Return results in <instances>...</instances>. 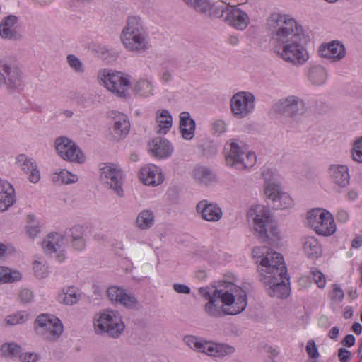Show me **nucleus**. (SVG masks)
Segmentation results:
<instances>
[{"instance_id": "1", "label": "nucleus", "mask_w": 362, "mask_h": 362, "mask_svg": "<svg viewBox=\"0 0 362 362\" xmlns=\"http://www.w3.org/2000/svg\"><path fill=\"white\" fill-rule=\"evenodd\" d=\"M268 25L275 42V52L279 57L295 66H300L308 60V52L303 44V31L295 19L274 13L269 17Z\"/></svg>"}, {"instance_id": "2", "label": "nucleus", "mask_w": 362, "mask_h": 362, "mask_svg": "<svg viewBox=\"0 0 362 362\" xmlns=\"http://www.w3.org/2000/svg\"><path fill=\"white\" fill-rule=\"evenodd\" d=\"M198 292L209 300L204 305V312L209 317L235 315L245 310L247 305L245 291L228 280L220 281L213 291L209 287H200Z\"/></svg>"}, {"instance_id": "3", "label": "nucleus", "mask_w": 362, "mask_h": 362, "mask_svg": "<svg viewBox=\"0 0 362 362\" xmlns=\"http://www.w3.org/2000/svg\"><path fill=\"white\" fill-rule=\"evenodd\" d=\"M119 40L124 48L134 54L146 53L152 47L148 27L145 21L138 16L127 17Z\"/></svg>"}, {"instance_id": "4", "label": "nucleus", "mask_w": 362, "mask_h": 362, "mask_svg": "<svg viewBox=\"0 0 362 362\" xmlns=\"http://www.w3.org/2000/svg\"><path fill=\"white\" fill-rule=\"evenodd\" d=\"M252 216V228L255 235L267 245H272L280 239L279 230L275 224L270 210L262 206H257L250 211Z\"/></svg>"}, {"instance_id": "5", "label": "nucleus", "mask_w": 362, "mask_h": 362, "mask_svg": "<svg viewBox=\"0 0 362 362\" xmlns=\"http://www.w3.org/2000/svg\"><path fill=\"white\" fill-rule=\"evenodd\" d=\"M99 83L117 97L126 98L130 88V76L121 71L103 69L98 71Z\"/></svg>"}, {"instance_id": "6", "label": "nucleus", "mask_w": 362, "mask_h": 362, "mask_svg": "<svg viewBox=\"0 0 362 362\" xmlns=\"http://www.w3.org/2000/svg\"><path fill=\"white\" fill-rule=\"evenodd\" d=\"M93 326L97 334H107L114 338H117L125 327L119 313L112 310L97 313L94 317Z\"/></svg>"}, {"instance_id": "7", "label": "nucleus", "mask_w": 362, "mask_h": 362, "mask_svg": "<svg viewBox=\"0 0 362 362\" xmlns=\"http://www.w3.org/2000/svg\"><path fill=\"white\" fill-rule=\"evenodd\" d=\"M258 272L262 276L261 281L267 279H280L287 275V269L280 253L275 251L267 252L262 257Z\"/></svg>"}, {"instance_id": "8", "label": "nucleus", "mask_w": 362, "mask_h": 362, "mask_svg": "<svg viewBox=\"0 0 362 362\" xmlns=\"http://www.w3.org/2000/svg\"><path fill=\"white\" fill-rule=\"evenodd\" d=\"M308 224L318 235L329 236L336 231V225L332 215L321 209H314L307 215Z\"/></svg>"}, {"instance_id": "9", "label": "nucleus", "mask_w": 362, "mask_h": 362, "mask_svg": "<svg viewBox=\"0 0 362 362\" xmlns=\"http://www.w3.org/2000/svg\"><path fill=\"white\" fill-rule=\"evenodd\" d=\"M226 155L228 165L243 170L252 167L256 163V155L251 151L243 149L236 142H230Z\"/></svg>"}, {"instance_id": "10", "label": "nucleus", "mask_w": 362, "mask_h": 362, "mask_svg": "<svg viewBox=\"0 0 362 362\" xmlns=\"http://www.w3.org/2000/svg\"><path fill=\"white\" fill-rule=\"evenodd\" d=\"M35 329L45 339L54 341L62 334L63 325L58 318L41 314L35 320Z\"/></svg>"}, {"instance_id": "11", "label": "nucleus", "mask_w": 362, "mask_h": 362, "mask_svg": "<svg viewBox=\"0 0 362 362\" xmlns=\"http://www.w3.org/2000/svg\"><path fill=\"white\" fill-rule=\"evenodd\" d=\"M273 109L294 119L299 118L305 112L303 100L294 95L279 99L273 105Z\"/></svg>"}, {"instance_id": "12", "label": "nucleus", "mask_w": 362, "mask_h": 362, "mask_svg": "<svg viewBox=\"0 0 362 362\" xmlns=\"http://www.w3.org/2000/svg\"><path fill=\"white\" fill-rule=\"evenodd\" d=\"M100 170V179L102 184L112 190L118 197H122L124 191L121 170L113 164H105Z\"/></svg>"}, {"instance_id": "13", "label": "nucleus", "mask_w": 362, "mask_h": 362, "mask_svg": "<svg viewBox=\"0 0 362 362\" xmlns=\"http://www.w3.org/2000/svg\"><path fill=\"white\" fill-rule=\"evenodd\" d=\"M55 148L59 156L69 162L82 163L85 156L74 142L65 136L59 137L55 140Z\"/></svg>"}, {"instance_id": "14", "label": "nucleus", "mask_w": 362, "mask_h": 362, "mask_svg": "<svg viewBox=\"0 0 362 362\" xmlns=\"http://www.w3.org/2000/svg\"><path fill=\"white\" fill-rule=\"evenodd\" d=\"M230 106L235 117H245L255 108V96L249 92H239L232 97Z\"/></svg>"}, {"instance_id": "15", "label": "nucleus", "mask_w": 362, "mask_h": 362, "mask_svg": "<svg viewBox=\"0 0 362 362\" xmlns=\"http://www.w3.org/2000/svg\"><path fill=\"white\" fill-rule=\"evenodd\" d=\"M0 75L8 88H17L21 86V72L15 60L12 59L1 60Z\"/></svg>"}, {"instance_id": "16", "label": "nucleus", "mask_w": 362, "mask_h": 362, "mask_svg": "<svg viewBox=\"0 0 362 362\" xmlns=\"http://www.w3.org/2000/svg\"><path fill=\"white\" fill-rule=\"evenodd\" d=\"M264 192L275 209H286L293 206L292 198L287 193L283 192L277 184H267Z\"/></svg>"}, {"instance_id": "17", "label": "nucleus", "mask_w": 362, "mask_h": 362, "mask_svg": "<svg viewBox=\"0 0 362 362\" xmlns=\"http://www.w3.org/2000/svg\"><path fill=\"white\" fill-rule=\"evenodd\" d=\"M184 341L191 349L205 353L209 356H223L227 353L222 344L205 341L192 335L185 337Z\"/></svg>"}, {"instance_id": "18", "label": "nucleus", "mask_w": 362, "mask_h": 362, "mask_svg": "<svg viewBox=\"0 0 362 362\" xmlns=\"http://www.w3.org/2000/svg\"><path fill=\"white\" fill-rule=\"evenodd\" d=\"M42 245L46 253L51 255L57 253L56 258L58 262H62L65 259V243L62 235L57 233H49L42 241Z\"/></svg>"}, {"instance_id": "19", "label": "nucleus", "mask_w": 362, "mask_h": 362, "mask_svg": "<svg viewBox=\"0 0 362 362\" xmlns=\"http://www.w3.org/2000/svg\"><path fill=\"white\" fill-rule=\"evenodd\" d=\"M107 293L110 301L119 303L127 308L133 309L138 305L136 297L127 293L122 287L110 286L108 288Z\"/></svg>"}, {"instance_id": "20", "label": "nucleus", "mask_w": 362, "mask_h": 362, "mask_svg": "<svg viewBox=\"0 0 362 362\" xmlns=\"http://www.w3.org/2000/svg\"><path fill=\"white\" fill-rule=\"evenodd\" d=\"M225 22L238 30H243L250 23V18L245 11L236 6H230Z\"/></svg>"}, {"instance_id": "21", "label": "nucleus", "mask_w": 362, "mask_h": 362, "mask_svg": "<svg viewBox=\"0 0 362 362\" xmlns=\"http://www.w3.org/2000/svg\"><path fill=\"white\" fill-rule=\"evenodd\" d=\"M320 55L332 62H339L346 55L344 45L339 41L334 40L327 45H322L319 49Z\"/></svg>"}, {"instance_id": "22", "label": "nucleus", "mask_w": 362, "mask_h": 362, "mask_svg": "<svg viewBox=\"0 0 362 362\" xmlns=\"http://www.w3.org/2000/svg\"><path fill=\"white\" fill-rule=\"evenodd\" d=\"M197 211L202 215V218L207 221H218L223 215V211L218 204L208 203L206 200H202L197 204Z\"/></svg>"}, {"instance_id": "23", "label": "nucleus", "mask_w": 362, "mask_h": 362, "mask_svg": "<svg viewBox=\"0 0 362 362\" xmlns=\"http://www.w3.org/2000/svg\"><path fill=\"white\" fill-rule=\"evenodd\" d=\"M288 281L286 275L284 277L276 279H267L263 280L265 284L269 285L268 293L270 296L276 297L278 298H286L289 294V288L287 286L286 281Z\"/></svg>"}, {"instance_id": "24", "label": "nucleus", "mask_w": 362, "mask_h": 362, "mask_svg": "<svg viewBox=\"0 0 362 362\" xmlns=\"http://www.w3.org/2000/svg\"><path fill=\"white\" fill-rule=\"evenodd\" d=\"M114 118V126L112 135L115 141H119L126 136L130 129V122L128 117L121 112H116Z\"/></svg>"}, {"instance_id": "25", "label": "nucleus", "mask_w": 362, "mask_h": 362, "mask_svg": "<svg viewBox=\"0 0 362 362\" xmlns=\"http://www.w3.org/2000/svg\"><path fill=\"white\" fill-rule=\"evenodd\" d=\"M140 180L146 185L156 186L162 183L163 178L160 170L155 165H146L141 168Z\"/></svg>"}, {"instance_id": "26", "label": "nucleus", "mask_w": 362, "mask_h": 362, "mask_svg": "<svg viewBox=\"0 0 362 362\" xmlns=\"http://www.w3.org/2000/svg\"><path fill=\"white\" fill-rule=\"evenodd\" d=\"M21 169L28 175V180L32 183H37L40 180V173L37 165L32 158H27L25 155H19L17 158Z\"/></svg>"}, {"instance_id": "27", "label": "nucleus", "mask_w": 362, "mask_h": 362, "mask_svg": "<svg viewBox=\"0 0 362 362\" xmlns=\"http://www.w3.org/2000/svg\"><path fill=\"white\" fill-rule=\"evenodd\" d=\"M329 170L335 185L342 188L349 185L350 176L346 165H332L330 166Z\"/></svg>"}, {"instance_id": "28", "label": "nucleus", "mask_w": 362, "mask_h": 362, "mask_svg": "<svg viewBox=\"0 0 362 362\" xmlns=\"http://www.w3.org/2000/svg\"><path fill=\"white\" fill-rule=\"evenodd\" d=\"M14 189L11 185L0 179V211H5L14 203Z\"/></svg>"}, {"instance_id": "29", "label": "nucleus", "mask_w": 362, "mask_h": 362, "mask_svg": "<svg viewBox=\"0 0 362 362\" xmlns=\"http://www.w3.org/2000/svg\"><path fill=\"white\" fill-rule=\"evenodd\" d=\"M17 23V17L10 15L4 18V21L0 24V35L3 38L18 40L21 38V35L12 29Z\"/></svg>"}, {"instance_id": "30", "label": "nucleus", "mask_w": 362, "mask_h": 362, "mask_svg": "<svg viewBox=\"0 0 362 362\" xmlns=\"http://www.w3.org/2000/svg\"><path fill=\"white\" fill-rule=\"evenodd\" d=\"M180 129L182 136L186 140L192 139L194 136L195 122L190 117L189 112H183L180 115Z\"/></svg>"}, {"instance_id": "31", "label": "nucleus", "mask_w": 362, "mask_h": 362, "mask_svg": "<svg viewBox=\"0 0 362 362\" xmlns=\"http://www.w3.org/2000/svg\"><path fill=\"white\" fill-rule=\"evenodd\" d=\"M151 151L156 157L166 158L171 154L173 147L166 139L156 138L152 141Z\"/></svg>"}, {"instance_id": "32", "label": "nucleus", "mask_w": 362, "mask_h": 362, "mask_svg": "<svg viewBox=\"0 0 362 362\" xmlns=\"http://www.w3.org/2000/svg\"><path fill=\"white\" fill-rule=\"evenodd\" d=\"M308 77L309 81L316 86L323 85L328 77V73L322 66H313L309 69Z\"/></svg>"}, {"instance_id": "33", "label": "nucleus", "mask_w": 362, "mask_h": 362, "mask_svg": "<svg viewBox=\"0 0 362 362\" xmlns=\"http://www.w3.org/2000/svg\"><path fill=\"white\" fill-rule=\"evenodd\" d=\"M303 248L308 257L316 258L322 254V247L318 240L313 236H307L303 239Z\"/></svg>"}, {"instance_id": "34", "label": "nucleus", "mask_w": 362, "mask_h": 362, "mask_svg": "<svg viewBox=\"0 0 362 362\" xmlns=\"http://www.w3.org/2000/svg\"><path fill=\"white\" fill-rule=\"evenodd\" d=\"M155 222V216L151 210H143L139 213L135 221L137 228L141 230H148L151 228Z\"/></svg>"}, {"instance_id": "35", "label": "nucleus", "mask_w": 362, "mask_h": 362, "mask_svg": "<svg viewBox=\"0 0 362 362\" xmlns=\"http://www.w3.org/2000/svg\"><path fill=\"white\" fill-rule=\"evenodd\" d=\"M153 86L151 81L141 78L136 81L132 88V92L135 95L148 97L153 94Z\"/></svg>"}, {"instance_id": "36", "label": "nucleus", "mask_w": 362, "mask_h": 362, "mask_svg": "<svg viewBox=\"0 0 362 362\" xmlns=\"http://www.w3.org/2000/svg\"><path fill=\"white\" fill-rule=\"evenodd\" d=\"M157 127L156 132L158 134H166L172 126V118L169 112L163 110L160 114L156 118Z\"/></svg>"}, {"instance_id": "37", "label": "nucleus", "mask_w": 362, "mask_h": 362, "mask_svg": "<svg viewBox=\"0 0 362 362\" xmlns=\"http://www.w3.org/2000/svg\"><path fill=\"white\" fill-rule=\"evenodd\" d=\"M194 177L200 183L209 185L215 180L212 172L205 167H197L193 171Z\"/></svg>"}, {"instance_id": "38", "label": "nucleus", "mask_w": 362, "mask_h": 362, "mask_svg": "<svg viewBox=\"0 0 362 362\" xmlns=\"http://www.w3.org/2000/svg\"><path fill=\"white\" fill-rule=\"evenodd\" d=\"M80 295L77 293L75 287L69 286L63 290V293L59 296V300L67 305H72L78 301Z\"/></svg>"}, {"instance_id": "39", "label": "nucleus", "mask_w": 362, "mask_h": 362, "mask_svg": "<svg viewBox=\"0 0 362 362\" xmlns=\"http://www.w3.org/2000/svg\"><path fill=\"white\" fill-rule=\"evenodd\" d=\"M21 279V274L19 272L0 266V284L12 283L19 281Z\"/></svg>"}, {"instance_id": "40", "label": "nucleus", "mask_w": 362, "mask_h": 362, "mask_svg": "<svg viewBox=\"0 0 362 362\" xmlns=\"http://www.w3.org/2000/svg\"><path fill=\"white\" fill-rule=\"evenodd\" d=\"M21 351V347L15 342L4 343L0 347V355L5 358H13Z\"/></svg>"}, {"instance_id": "41", "label": "nucleus", "mask_w": 362, "mask_h": 362, "mask_svg": "<svg viewBox=\"0 0 362 362\" xmlns=\"http://www.w3.org/2000/svg\"><path fill=\"white\" fill-rule=\"evenodd\" d=\"M65 235L71 241L84 239L85 228L80 225H76L65 230Z\"/></svg>"}, {"instance_id": "42", "label": "nucleus", "mask_w": 362, "mask_h": 362, "mask_svg": "<svg viewBox=\"0 0 362 362\" xmlns=\"http://www.w3.org/2000/svg\"><path fill=\"white\" fill-rule=\"evenodd\" d=\"M57 180L62 184L75 183L78 181V176L66 170H62L58 173Z\"/></svg>"}, {"instance_id": "43", "label": "nucleus", "mask_w": 362, "mask_h": 362, "mask_svg": "<svg viewBox=\"0 0 362 362\" xmlns=\"http://www.w3.org/2000/svg\"><path fill=\"white\" fill-rule=\"evenodd\" d=\"M229 8L230 6L226 4L225 6H218L213 4V8H211L207 15L211 17L222 18L225 21L226 16L227 15Z\"/></svg>"}, {"instance_id": "44", "label": "nucleus", "mask_w": 362, "mask_h": 362, "mask_svg": "<svg viewBox=\"0 0 362 362\" xmlns=\"http://www.w3.org/2000/svg\"><path fill=\"white\" fill-rule=\"evenodd\" d=\"M192 8L198 13L207 15L213 8V4L209 0H197Z\"/></svg>"}, {"instance_id": "45", "label": "nucleus", "mask_w": 362, "mask_h": 362, "mask_svg": "<svg viewBox=\"0 0 362 362\" xmlns=\"http://www.w3.org/2000/svg\"><path fill=\"white\" fill-rule=\"evenodd\" d=\"M28 319V315H23L18 313L16 315H12L6 317L5 322L6 325H15L18 324H22L25 322Z\"/></svg>"}, {"instance_id": "46", "label": "nucleus", "mask_w": 362, "mask_h": 362, "mask_svg": "<svg viewBox=\"0 0 362 362\" xmlns=\"http://www.w3.org/2000/svg\"><path fill=\"white\" fill-rule=\"evenodd\" d=\"M310 278L317 284L320 288H322L326 285L325 276L318 270H313L310 272Z\"/></svg>"}, {"instance_id": "47", "label": "nucleus", "mask_w": 362, "mask_h": 362, "mask_svg": "<svg viewBox=\"0 0 362 362\" xmlns=\"http://www.w3.org/2000/svg\"><path fill=\"white\" fill-rule=\"evenodd\" d=\"M33 270L35 276L38 279L45 278L48 275L46 266L45 264H42L40 262L35 261L33 262Z\"/></svg>"}, {"instance_id": "48", "label": "nucleus", "mask_w": 362, "mask_h": 362, "mask_svg": "<svg viewBox=\"0 0 362 362\" xmlns=\"http://www.w3.org/2000/svg\"><path fill=\"white\" fill-rule=\"evenodd\" d=\"M69 65L77 72H83V66L82 62L74 54L67 56Z\"/></svg>"}, {"instance_id": "49", "label": "nucleus", "mask_w": 362, "mask_h": 362, "mask_svg": "<svg viewBox=\"0 0 362 362\" xmlns=\"http://www.w3.org/2000/svg\"><path fill=\"white\" fill-rule=\"evenodd\" d=\"M352 157L354 160L362 163V138L355 142Z\"/></svg>"}, {"instance_id": "50", "label": "nucleus", "mask_w": 362, "mask_h": 362, "mask_svg": "<svg viewBox=\"0 0 362 362\" xmlns=\"http://www.w3.org/2000/svg\"><path fill=\"white\" fill-rule=\"evenodd\" d=\"M344 297V291L339 287V285L334 284L332 285V291L330 293V298L332 300L340 302Z\"/></svg>"}, {"instance_id": "51", "label": "nucleus", "mask_w": 362, "mask_h": 362, "mask_svg": "<svg viewBox=\"0 0 362 362\" xmlns=\"http://www.w3.org/2000/svg\"><path fill=\"white\" fill-rule=\"evenodd\" d=\"M306 351L311 358H316L319 356L316 344L313 340H310L307 343Z\"/></svg>"}, {"instance_id": "52", "label": "nucleus", "mask_w": 362, "mask_h": 362, "mask_svg": "<svg viewBox=\"0 0 362 362\" xmlns=\"http://www.w3.org/2000/svg\"><path fill=\"white\" fill-rule=\"evenodd\" d=\"M19 359L21 362H36L38 356L35 353H23L19 355Z\"/></svg>"}, {"instance_id": "53", "label": "nucleus", "mask_w": 362, "mask_h": 362, "mask_svg": "<svg viewBox=\"0 0 362 362\" xmlns=\"http://www.w3.org/2000/svg\"><path fill=\"white\" fill-rule=\"evenodd\" d=\"M19 298L23 303H26L32 300L33 295L31 291L24 288L21 291Z\"/></svg>"}, {"instance_id": "54", "label": "nucleus", "mask_w": 362, "mask_h": 362, "mask_svg": "<svg viewBox=\"0 0 362 362\" xmlns=\"http://www.w3.org/2000/svg\"><path fill=\"white\" fill-rule=\"evenodd\" d=\"M71 247L76 251H81L86 246V241L84 239L76 240L70 242Z\"/></svg>"}, {"instance_id": "55", "label": "nucleus", "mask_w": 362, "mask_h": 362, "mask_svg": "<svg viewBox=\"0 0 362 362\" xmlns=\"http://www.w3.org/2000/svg\"><path fill=\"white\" fill-rule=\"evenodd\" d=\"M173 289L177 293L182 294H189L191 291V289L188 286L178 283L173 284Z\"/></svg>"}, {"instance_id": "56", "label": "nucleus", "mask_w": 362, "mask_h": 362, "mask_svg": "<svg viewBox=\"0 0 362 362\" xmlns=\"http://www.w3.org/2000/svg\"><path fill=\"white\" fill-rule=\"evenodd\" d=\"M350 356L351 351L345 348H340L338 351V357L341 362H347Z\"/></svg>"}, {"instance_id": "57", "label": "nucleus", "mask_w": 362, "mask_h": 362, "mask_svg": "<svg viewBox=\"0 0 362 362\" xmlns=\"http://www.w3.org/2000/svg\"><path fill=\"white\" fill-rule=\"evenodd\" d=\"M226 124L223 120H216L214 123V129L217 133H223L226 131Z\"/></svg>"}, {"instance_id": "58", "label": "nucleus", "mask_w": 362, "mask_h": 362, "mask_svg": "<svg viewBox=\"0 0 362 362\" xmlns=\"http://www.w3.org/2000/svg\"><path fill=\"white\" fill-rule=\"evenodd\" d=\"M341 343L344 346L351 347L355 343V337L353 334H348L344 337Z\"/></svg>"}, {"instance_id": "59", "label": "nucleus", "mask_w": 362, "mask_h": 362, "mask_svg": "<svg viewBox=\"0 0 362 362\" xmlns=\"http://www.w3.org/2000/svg\"><path fill=\"white\" fill-rule=\"evenodd\" d=\"M27 232L30 238H35L40 233L39 227L35 225L28 226Z\"/></svg>"}, {"instance_id": "60", "label": "nucleus", "mask_w": 362, "mask_h": 362, "mask_svg": "<svg viewBox=\"0 0 362 362\" xmlns=\"http://www.w3.org/2000/svg\"><path fill=\"white\" fill-rule=\"evenodd\" d=\"M161 81L163 83H168L173 79V72L170 70L164 71L160 76Z\"/></svg>"}, {"instance_id": "61", "label": "nucleus", "mask_w": 362, "mask_h": 362, "mask_svg": "<svg viewBox=\"0 0 362 362\" xmlns=\"http://www.w3.org/2000/svg\"><path fill=\"white\" fill-rule=\"evenodd\" d=\"M337 218L339 221L345 222L349 218V213L345 210H341L337 213Z\"/></svg>"}, {"instance_id": "62", "label": "nucleus", "mask_w": 362, "mask_h": 362, "mask_svg": "<svg viewBox=\"0 0 362 362\" xmlns=\"http://www.w3.org/2000/svg\"><path fill=\"white\" fill-rule=\"evenodd\" d=\"M351 246L354 248H358L362 246V235L356 236L352 240Z\"/></svg>"}, {"instance_id": "63", "label": "nucleus", "mask_w": 362, "mask_h": 362, "mask_svg": "<svg viewBox=\"0 0 362 362\" xmlns=\"http://www.w3.org/2000/svg\"><path fill=\"white\" fill-rule=\"evenodd\" d=\"M339 334V329L337 327H334L329 332V337L332 339H336Z\"/></svg>"}, {"instance_id": "64", "label": "nucleus", "mask_w": 362, "mask_h": 362, "mask_svg": "<svg viewBox=\"0 0 362 362\" xmlns=\"http://www.w3.org/2000/svg\"><path fill=\"white\" fill-rule=\"evenodd\" d=\"M352 330L357 335L360 334L361 333V331H362V326H361V325L360 323H358V322L354 323V325H352Z\"/></svg>"}]
</instances>
